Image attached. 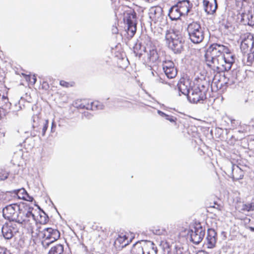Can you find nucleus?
<instances>
[{"instance_id":"nucleus-1","label":"nucleus","mask_w":254,"mask_h":254,"mask_svg":"<svg viewBox=\"0 0 254 254\" xmlns=\"http://www.w3.org/2000/svg\"><path fill=\"white\" fill-rule=\"evenodd\" d=\"M210 48L212 58L208 65L218 73L229 70L235 63V56L229 47L214 43Z\"/></svg>"},{"instance_id":"nucleus-2","label":"nucleus","mask_w":254,"mask_h":254,"mask_svg":"<svg viewBox=\"0 0 254 254\" xmlns=\"http://www.w3.org/2000/svg\"><path fill=\"white\" fill-rule=\"evenodd\" d=\"M33 208L26 203L21 204L16 222L21 224L29 232L33 233L36 220L32 213Z\"/></svg>"},{"instance_id":"nucleus-3","label":"nucleus","mask_w":254,"mask_h":254,"mask_svg":"<svg viewBox=\"0 0 254 254\" xmlns=\"http://www.w3.org/2000/svg\"><path fill=\"white\" fill-rule=\"evenodd\" d=\"M165 39L169 47L175 53H181L183 50L184 43L181 34L174 31H168L165 35Z\"/></svg>"},{"instance_id":"nucleus-4","label":"nucleus","mask_w":254,"mask_h":254,"mask_svg":"<svg viewBox=\"0 0 254 254\" xmlns=\"http://www.w3.org/2000/svg\"><path fill=\"white\" fill-rule=\"evenodd\" d=\"M187 30L190 39L193 43L198 44L203 41L204 37V31L199 23H190L188 26Z\"/></svg>"},{"instance_id":"nucleus-5","label":"nucleus","mask_w":254,"mask_h":254,"mask_svg":"<svg viewBox=\"0 0 254 254\" xmlns=\"http://www.w3.org/2000/svg\"><path fill=\"white\" fill-rule=\"evenodd\" d=\"M124 21L127 25L126 31L127 38H132L136 32V15L133 11L131 12H127L124 18Z\"/></svg>"},{"instance_id":"nucleus-6","label":"nucleus","mask_w":254,"mask_h":254,"mask_svg":"<svg viewBox=\"0 0 254 254\" xmlns=\"http://www.w3.org/2000/svg\"><path fill=\"white\" fill-rule=\"evenodd\" d=\"M206 92L203 86L201 89L194 86L187 95L188 99L193 103H201L206 99Z\"/></svg>"},{"instance_id":"nucleus-7","label":"nucleus","mask_w":254,"mask_h":254,"mask_svg":"<svg viewBox=\"0 0 254 254\" xmlns=\"http://www.w3.org/2000/svg\"><path fill=\"white\" fill-rule=\"evenodd\" d=\"M235 1L237 7L240 8L242 19L243 20H248L249 25H254V21L252 20V15H250L251 19L249 17L250 0H235Z\"/></svg>"},{"instance_id":"nucleus-8","label":"nucleus","mask_w":254,"mask_h":254,"mask_svg":"<svg viewBox=\"0 0 254 254\" xmlns=\"http://www.w3.org/2000/svg\"><path fill=\"white\" fill-rule=\"evenodd\" d=\"M236 216L237 219L240 220H244L246 221L248 223L251 221V219L244 217L243 218L240 216L241 213H243L245 212H249L251 211H254V202H247V203H239L236 206Z\"/></svg>"},{"instance_id":"nucleus-9","label":"nucleus","mask_w":254,"mask_h":254,"mask_svg":"<svg viewBox=\"0 0 254 254\" xmlns=\"http://www.w3.org/2000/svg\"><path fill=\"white\" fill-rule=\"evenodd\" d=\"M20 207L21 204L17 205V204L6 206L2 210L3 217L5 219L9 220V221H16Z\"/></svg>"},{"instance_id":"nucleus-10","label":"nucleus","mask_w":254,"mask_h":254,"mask_svg":"<svg viewBox=\"0 0 254 254\" xmlns=\"http://www.w3.org/2000/svg\"><path fill=\"white\" fill-rule=\"evenodd\" d=\"M60 232L57 229H53L52 228H47L43 230V238L44 241L43 243L44 244L46 240L49 241L46 245L49 246V244L54 243L58 240L60 237Z\"/></svg>"},{"instance_id":"nucleus-11","label":"nucleus","mask_w":254,"mask_h":254,"mask_svg":"<svg viewBox=\"0 0 254 254\" xmlns=\"http://www.w3.org/2000/svg\"><path fill=\"white\" fill-rule=\"evenodd\" d=\"M131 241L132 238L129 237L128 234L122 233L116 238L114 246L117 250H120L129 245Z\"/></svg>"},{"instance_id":"nucleus-12","label":"nucleus","mask_w":254,"mask_h":254,"mask_svg":"<svg viewBox=\"0 0 254 254\" xmlns=\"http://www.w3.org/2000/svg\"><path fill=\"white\" fill-rule=\"evenodd\" d=\"M193 82L189 78L182 77L179 81L177 86L180 92L187 95L193 87Z\"/></svg>"},{"instance_id":"nucleus-13","label":"nucleus","mask_w":254,"mask_h":254,"mask_svg":"<svg viewBox=\"0 0 254 254\" xmlns=\"http://www.w3.org/2000/svg\"><path fill=\"white\" fill-rule=\"evenodd\" d=\"M205 233V229L200 224L196 225L194 230H191L190 240L194 244H198L203 240Z\"/></svg>"},{"instance_id":"nucleus-14","label":"nucleus","mask_w":254,"mask_h":254,"mask_svg":"<svg viewBox=\"0 0 254 254\" xmlns=\"http://www.w3.org/2000/svg\"><path fill=\"white\" fill-rule=\"evenodd\" d=\"M1 231L5 239H10L18 231V230L15 222L9 221L3 225Z\"/></svg>"},{"instance_id":"nucleus-15","label":"nucleus","mask_w":254,"mask_h":254,"mask_svg":"<svg viewBox=\"0 0 254 254\" xmlns=\"http://www.w3.org/2000/svg\"><path fill=\"white\" fill-rule=\"evenodd\" d=\"M163 69L167 77L169 78H175L178 73L177 68L172 61L165 60L163 63Z\"/></svg>"},{"instance_id":"nucleus-16","label":"nucleus","mask_w":254,"mask_h":254,"mask_svg":"<svg viewBox=\"0 0 254 254\" xmlns=\"http://www.w3.org/2000/svg\"><path fill=\"white\" fill-rule=\"evenodd\" d=\"M254 45V38L253 34L247 33L243 35V39L241 44V49L244 53L251 50Z\"/></svg>"},{"instance_id":"nucleus-17","label":"nucleus","mask_w":254,"mask_h":254,"mask_svg":"<svg viewBox=\"0 0 254 254\" xmlns=\"http://www.w3.org/2000/svg\"><path fill=\"white\" fill-rule=\"evenodd\" d=\"M206 245L208 249H213L216 246L217 233L213 229H209L206 236Z\"/></svg>"},{"instance_id":"nucleus-18","label":"nucleus","mask_w":254,"mask_h":254,"mask_svg":"<svg viewBox=\"0 0 254 254\" xmlns=\"http://www.w3.org/2000/svg\"><path fill=\"white\" fill-rule=\"evenodd\" d=\"M203 5L208 14H213L218 6L216 0H203Z\"/></svg>"},{"instance_id":"nucleus-19","label":"nucleus","mask_w":254,"mask_h":254,"mask_svg":"<svg viewBox=\"0 0 254 254\" xmlns=\"http://www.w3.org/2000/svg\"><path fill=\"white\" fill-rule=\"evenodd\" d=\"M183 15H186L192 7V4L188 0H183L176 4Z\"/></svg>"},{"instance_id":"nucleus-20","label":"nucleus","mask_w":254,"mask_h":254,"mask_svg":"<svg viewBox=\"0 0 254 254\" xmlns=\"http://www.w3.org/2000/svg\"><path fill=\"white\" fill-rule=\"evenodd\" d=\"M150 17L155 22L162 18L163 9L159 6L152 7L150 9Z\"/></svg>"},{"instance_id":"nucleus-21","label":"nucleus","mask_w":254,"mask_h":254,"mask_svg":"<svg viewBox=\"0 0 254 254\" xmlns=\"http://www.w3.org/2000/svg\"><path fill=\"white\" fill-rule=\"evenodd\" d=\"M37 122L39 123L38 125L34 124L33 127L37 128V131H42V135H44L49 126V121L48 120H43L41 119H38Z\"/></svg>"},{"instance_id":"nucleus-22","label":"nucleus","mask_w":254,"mask_h":254,"mask_svg":"<svg viewBox=\"0 0 254 254\" xmlns=\"http://www.w3.org/2000/svg\"><path fill=\"white\" fill-rule=\"evenodd\" d=\"M90 100L88 99H77L74 103L75 107L80 109L89 110Z\"/></svg>"},{"instance_id":"nucleus-23","label":"nucleus","mask_w":254,"mask_h":254,"mask_svg":"<svg viewBox=\"0 0 254 254\" xmlns=\"http://www.w3.org/2000/svg\"><path fill=\"white\" fill-rule=\"evenodd\" d=\"M14 192L19 199L30 202H32L33 200V197L30 196L26 190L23 188L15 190Z\"/></svg>"},{"instance_id":"nucleus-24","label":"nucleus","mask_w":254,"mask_h":254,"mask_svg":"<svg viewBox=\"0 0 254 254\" xmlns=\"http://www.w3.org/2000/svg\"><path fill=\"white\" fill-rule=\"evenodd\" d=\"M244 177L243 171L237 165H233L232 170V177L234 180L242 179Z\"/></svg>"},{"instance_id":"nucleus-25","label":"nucleus","mask_w":254,"mask_h":254,"mask_svg":"<svg viewBox=\"0 0 254 254\" xmlns=\"http://www.w3.org/2000/svg\"><path fill=\"white\" fill-rule=\"evenodd\" d=\"M159 60V55L156 49L150 50L147 54V62L149 64L156 63Z\"/></svg>"},{"instance_id":"nucleus-26","label":"nucleus","mask_w":254,"mask_h":254,"mask_svg":"<svg viewBox=\"0 0 254 254\" xmlns=\"http://www.w3.org/2000/svg\"><path fill=\"white\" fill-rule=\"evenodd\" d=\"M168 15L172 20H178L183 15L175 4L170 9Z\"/></svg>"},{"instance_id":"nucleus-27","label":"nucleus","mask_w":254,"mask_h":254,"mask_svg":"<svg viewBox=\"0 0 254 254\" xmlns=\"http://www.w3.org/2000/svg\"><path fill=\"white\" fill-rule=\"evenodd\" d=\"M130 254H144L143 247L141 242H138L133 245Z\"/></svg>"},{"instance_id":"nucleus-28","label":"nucleus","mask_w":254,"mask_h":254,"mask_svg":"<svg viewBox=\"0 0 254 254\" xmlns=\"http://www.w3.org/2000/svg\"><path fill=\"white\" fill-rule=\"evenodd\" d=\"M64 246L63 245L59 244L52 247L49 252V254H64Z\"/></svg>"},{"instance_id":"nucleus-29","label":"nucleus","mask_w":254,"mask_h":254,"mask_svg":"<svg viewBox=\"0 0 254 254\" xmlns=\"http://www.w3.org/2000/svg\"><path fill=\"white\" fill-rule=\"evenodd\" d=\"M22 74L25 80L28 82L30 85H34L36 83L37 78L35 74Z\"/></svg>"},{"instance_id":"nucleus-30","label":"nucleus","mask_w":254,"mask_h":254,"mask_svg":"<svg viewBox=\"0 0 254 254\" xmlns=\"http://www.w3.org/2000/svg\"><path fill=\"white\" fill-rule=\"evenodd\" d=\"M90 106L91 108H90L89 110H95L102 109L103 106L102 103L97 100H95L93 101H91L90 100Z\"/></svg>"},{"instance_id":"nucleus-31","label":"nucleus","mask_w":254,"mask_h":254,"mask_svg":"<svg viewBox=\"0 0 254 254\" xmlns=\"http://www.w3.org/2000/svg\"><path fill=\"white\" fill-rule=\"evenodd\" d=\"M50 89V85L46 81H43L39 86V90L42 91V93H48Z\"/></svg>"},{"instance_id":"nucleus-32","label":"nucleus","mask_w":254,"mask_h":254,"mask_svg":"<svg viewBox=\"0 0 254 254\" xmlns=\"http://www.w3.org/2000/svg\"><path fill=\"white\" fill-rule=\"evenodd\" d=\"M60 85L64 88H70L74 87L75 85V83L73 81L68 82L64 80H61L60 81Z\"/></svg>"},{"instance_id":"nucleus-33","label":"nucleus","mask_w":254,"mask_h":254,"mask_svg":"<svg viewBox=\"0 0 254 254\" xmlns=\"http://www.w3.org/2000/svg\"><path fill=\"white\" fill-rule=\"evenodd\" d=\"M153 232L155 234L158 235H164L167 233L166 230L164 228L157 229L156 228H154Z\"/></svg>"},{"instance_id":"nucleus-34","label":"nucleus","mask_w":254,"mask_h":254,"mask_svg":"<svg viewBox=\"0 0 254 254\" xmlns=\"http://www.w3.org/2000/svg\"><path fill=\"white\" fill-rule=\"evenodd\" d=\"M8 176V174L7 172L2 169L0 170V181L6 179Z\"/></svg>"},{"instance_id":"nucleus-35","label":"nucleus","mask_w":254,"mask_h":254,"mask_svg":"<svg viewBox=\"0 0 254 254\" xmlns=\"http://www.w3.org/2000/svg\"><path fill=\"white\" fill-rule=\"evenodd\" d=\"M165 119L167 120L170 121V122L174 123L175 124H176V122H177V118H176V117H175L174 116H170V115H167V116H166Z\"/></svg>"},{"instance_id":"nucleus-36","label":"nucleus","mask_w":254,"mask_h":254,"mask_svg":"<svg viewBox=\"0 0 254 254\" xmlns=\"http://www.w3.org/2000/svg\"><path fill=\"white\" fill-rule=\"evenodd\" d=\"M5 194L3 192L0 191V204L3 202V201L5 200Z\"/></svg>"},{"instance_id":"nucleus-37","label":"nucleus","mask_w":254,"mask_h":254,"mask_svg":"<svg viewBox=\"0 0 254 254\" xmlns=\"http://www.w3.org/2000/svg\"><path fill=\"white\" fill-rule=\"evenodd\" d=\"M0 254H10L7 250L4 248L0 247Z\"/></svg>"},{"instance_id":"nucleus-38","label":"nucleus","mask_w":254,"mask_h":254,"mask_svg":"<svg viewBox=\"0 0 254 254\" xmlns=\"http://www.w3.org/2000/svg\"><path fill=\"white\" fill-rule=\"evenodd\" d=\"M157 113L160 116L164 117L165 118H166V116H167V114L160 110H158Z\"/></svg>"},{"instance_id":"nucleus-39","label":"nucleus","mask_w":254,"mask_h":254,"mask_svg":"<svg viewBox=\"0 0 254 254\" xmlns=\"http://www.w3.org/2000/svg\"><path fill=\"white\" fill-rule=\"evenodd\" d=\"M48 221V219L46 217H44V220H39V222L41 224H45Z\"/></svg>"},{"instance_id":"nucleus-40","label":"nucleus","mask_w":254,"mask_h":254,"mask_svg":"<svg viewBox=\"0 0 254 254\" xmlns=\"http://www.w3.org/2000/svg\"><path fill=\"white\" fill-rule=\"evenodd\" d=\"M196 254H209L207 252L204 251H199Z\"/></svg>"},{"instance_id":"nucleus-41","label":"nucleus","mask_w":254,"mask_h":254,"mask_svg":"<svg viewBox=\"0 0 254 254\" xmlns=\"http://www.w3.org/2000/svg\"><path fill=\"white\" fill-rule=\"evenodd\" d=\"M146 254H155V253H154L153 250L152 249L151 251H148Z\"/></svg>"},{"instance_id":"nucleus-42","label":"nucleus","mask_w":254,"mask_h":254,"mask_svg":"<svg viewBox=\"0 0 254 254\" xmlns=\"http://www.w3.org/2000/svg\"><path fill=\"white\" fill-rule=\"evenodd\" d=\"M249 229L253 232H254V228L253 227H249Z\"/></svg>"},{"instance_id":"nucleus-43","label":"nucleus","mask_w":254,"mask_h":254,"mask_svg":"<svg viewBox=\"0 0 254 254\" xmlns=\"http://www.w3.org/2000/svg\"><path fill=\"white\" fill-rule=\"evenodd\" d=\"M113 3H115L118 0H111Z\"/></svg>"},{"instance_id":"nucleus-44","label":"nucleus","mask_w":254,"mask_h":254,"mask_svg":"<svg viewBox=\"0 0 254 254\" xmlns=\"http://www.w3.org/2000/svg\"><path fill=\"white\" fill-rule=\"evenodd\" d=\"M217 76V74H216V75H215L214 77V80L217 79H216Z\"/></svg>"},{"instance_id":"nucleus-45","label":"nucleus","mask_w":254,"mask_h":254,"mask_svg":"<svg viewBox=\"0 0 254 254\" xmlns=\"http://www.w3.org/2000/svg\"><path fill=\"white\" fill-rule=\"evenodd\" d=\"M169 85L170 86H172H172H175L174 84L169 83Z\"/></svg>"},{"instance_id":"nucleus-46","label":"nucleus","mask_w":254,"mask_h":254,"mask_svg":"<svg viewBox=\"0 0 254 254\" xmlns=\"http://www.w3.org/2000/svg\"><path fill=\"white\" fill-rule=\"evenodd\" d=\"M209 207H213V208H214V207H215V206H211V205H209Z\"/></svg>"},{"instance_id":"nucleus-47","label":"nucleus","mask_w":254,"mask_h":254,"mask_svg":"<svg viewBox=\"0 0 254 254\" xmlns=\"http://www.w3.org/2000/svg\"><path fill=\"white\" fill-rule=\"evenodd\" d=\"M68 254H71L68 253Z\"/></svg>"}]
</instances>
